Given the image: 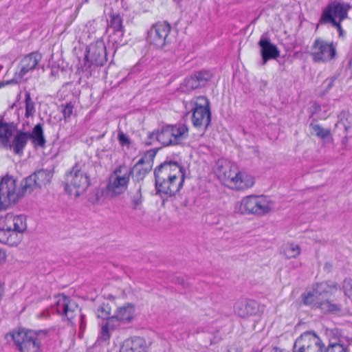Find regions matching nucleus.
Listing matches in <instances>:
<instances>
[{"label": "nucleus", "instance_id": "nucleus-1", "mask_svg": "<svg viewBox=\"0 0 352 352\" xmlns=\"http://www.w3.org/2000/svg\"><path fill=\"white\" fill-rule=\"evenodd\" d=\"M26 230L25 216L7 213L0 218V242L10 246L17 245Z\"/></svg>", "mask_w": 352, "mask_h": 352}, {"label": "nucleus", "instance_id": "nucleus-2", "mask_svg": "<svg viewBox=\"0 0 352 352\" xmlns=\"http://www.w3.org/2000/svg\"><path fill=\"white\" fill-rule=\"evenodd\" d=\"M336 289V285L330 281L317 283L314 290L305 297L304 302L324 313H336L340 311V307L329 300V295Z\"/></svg>", "mask_w": 352, "mask_h": 352}, {"label": "nucleus", "instance_id": "nucleus-3", "mask_svg": "<svg viewBox=\"0 0 352 352\" xmlns=\"http://www.w3.org/2000/svg\"><path fill=\"white\" fill-rule=\"evenodd\" d=\"M89 164L76 163L65 175V188L70 195L77 197L83 194L90 184Z\"/></svg>", "mask_w": 352, "mask_h": 352}, {"label": "nucleus", "instance_id": "nucleus-4", "mask_svg": "<svg viewBox=\"0 0 352 352\" xmlns=\"http://www.w3.org/2000/svg\"><path fill=\"white\" fill-rule=\"evenodd\" d=\"M274 201L265 195H250L242 199L239 206L241 214L263 217L274 208Z\"/></svg>", "mask_w": 352, "mask_h": 352}, {"label": "nucleus", "instance_id": "nucleus-5", "mask_svg": "<svg viewBox=\"0 0 352 352\" xmlns=\"http://www.w3.org/2000/svg\"><path fill=\"white\" fill-rule=\"evenodd\" d=\"M188 129L185 124L168 125L157 133L149 134L150 139H156L162 145L168 146L178 145L188 136Z\"/></svg>", "mask_w": 352, "mask_h": 352}, {"label": "nucleus", "instance_id": "nucleus-6", "mask_svg": "<svg viewBox=\"0 0 352 352\" xmlns=\"http://www.w3.org/2000/svg\"><path fill=\"white\" fill-rule=\"evenodd\" d=\"M133 170L122 164L118 166L109 178L107 190L112 197H117L125 192L128 188Z\"/></svg>", "mask_w": 352, "mask_h": 352}, {"label": "nucleus", "instance_id": "nucleus-7", "mask_svg": "<svg viewBox=\"0 0 352 352\" xmlns=\"http://www.w3.org/2000/svg\"><path fill=\"white\" fill-rule=\"evenodd\" d=\"M8 340H12L20 352H40L41 342L37 335L30 330L19 329L6 335Z\"/></svg>", "mask_w": 352, "mask_h": 352}, {"label": "nucleus", "instance_id": "nucleus-8", "mask_svg": "<svg viewBox=\"0 0 352 352\" xmlns=\"http://www.w3.org/2000/svg\"><path fill=\"white\" fill-rule=\"evenodd\" d=\"M21 199V192L13 177L5 176L0 181V209L7 210Z\"/></svg>", "mask_w": 352, "mask_h": 352}, {"label": "nucleus", "instance_id": "nucleus-9", "mask_svg": "<svg viewBox=\"0 0 352 352\" xmlns=\"http://www.w3.org/2000/svg\"><path fill=\"white\" fill-rule=\"evenodd\" d=\"M193 105L192 123L195 127L204 132L211 121L210 102L207 98L200 96L191 100Z\"/></svg>", "mask_w": 352, "mask_h": 352}, {"label": "nucleus", "instance_id": "nucleus-10", "mask_svg": "<svg viewBox=\"0 0 352 352\" xmlns=\"http://www.w3.org/2000/svg\"><path fill=\"white\" fill-rule=\"evenodd\" d=\"M351 6L349 3L334 1L327 5L322 10L319 23L322 25L333 23L336 21H343L348 17V12Z\"/></svg>", "mask_w": 352, "mask_h": 352}, {"label": "nucleus", "instance_id": "nucleus-11", "mask_svg": "<svg viewBox=\"0 0 352 352\" xmlns=\"http://www.w3.org/2000/svg\"><path fill=\"white\" fill-rule=\"evenodd\" d=\"M324 344L314 331H305L296 340L293 352H324Z\"/></svg>", "mask_w": 352, "mask_h": 352}, {"label": "nucleus", "instance_id": "nucleus-12", "mask_svg": "<svg viewBox=\"0 0 352 352\" xmlns=\"http://www.w3.org/2000/svg\"><path fill=\"white\" fill-rule=\"evenodd\" d=\"M170 32V25L169 23L158 22L152 25L148 32V41L158 48H163L170 43L168 38Z\"/></svg>", "mask_w": 352, "mask_h": 352}, {"label": "nucleus", "instance_id": "nucleus-13", "mask_svg": "<svg viewBox=\"0 0 352 352\" xmlns=\"http://www.w3.org/2000/svg\"><path fill=\"white\" fill-rule=\"evenodd\" d=\"M336 50L333 43L325 41L321 38L314 41L311 55L313 60L316 63L327 62L336 56Z\"/></svg>", "mask_w": 352, "mask_h": 352}, {"label": "nucleus", "instance_id": "nucleus-14", "mask_svg": "<svg viewBox=\"0 0 352 352\" xmlns=\"http://www.w3.org/2000/svg\"><path fill=\"white\" fill-rule=\"evenodd\" d=\"M155 181L185 178V169L176 162H165L155 170Z\"/></svg>", "mask_w": 352, "mask_h": 352}, {"label": "nucleus", "instance_id": "nucleus-15", "mask_svg": "<svg viewBox=\"0 0 352 352\" xmlns=\"http://www.w3.org/2000/svg\"><path fill=\"white\" fill-rule=\"evenodd\" d=\"M42 56L38 52H32L25 56L21 60L19 66V70L16 72L14 78L11 81H8L5 85H8L12 82H18L22 79H27L29 72H32L41 60Z\"/></svg>", "mask_w": 352, "mask_h": 352}, {"label": "nucleus", "instance_id": "nucleus-16", "mask_svg": "<svg viewBox=\"0 0 352 352\" xmlns=\"http://www.w3.org/2000/svg\"><path fill=\"white\" fill-rule=\"evenodd\" d=\"M263 310L264 305H260L254 300H238L234 305V313L243 318L260 315Z\"/></svg>", "mask_w": 352, "mask_h": 352}, {"label": "nucleus", "instance_id": "nucleus-17", "mask_svg": "<svg viewBox=\"0 0 352 352\" xmlns=\"http://www.w3.org/2000/svg\"><path fill=\"white\" fill-rule=\"evenodd\" d=\"M223 182L230 188L244 190L251 188L254 184V179L250 175H243L235 164V170L232 169L229 179H226Z\"/></svg>", "mask_w": 352, "mask_h": 352}, {"label": "nucleus", "instance_id": "nucleus-18", "mask_svg": "<svg viewBox=\"0 0 352 352\" xmlns=\"http://www.w3.org/2000/svg\"><path fill=\"white\" fill-rule=\"evenodd\" d=\"M54 309L59 315L65 316L70 322L80 313L78 305L64 295L58 297Z\"/></svg>", "mask_w": 352, "mask_h": 352}, {"label": "nucleus", "instance_id": "nucleus-19", "mask_svg": "<svg viewBox=\"0 0 352 352\" xmlns=\"http://www.w3.org/2000/svg\"><path fill=\"white\" fill-rule=\"evenodd\" d=\"M184 178L168 179L164 181H155V186L157 193L164 198L167 199L175 196L182 188Z\"/></svg>", "mask_w": 352, "mask_h": 352}, {"label": "nucleus", "instance_id": "nucleus-20", "mask_svg": "<svg viewBox=\"0 0 352 352\" xmlns=\"http://www.w3.org/2000/svg\"><path fill=\"white\" fill-rule=\"evenodd\" d=\"M87 60L96 65H103L107 61L106 47L102 40H98L89 45L87 54L85 55Z\"/></svg>", "mask_w": 352, "mask_h": 352}, {"label": "nucleus", "instance_id": "nucleus-21", "mask_svg": "<svg viewBox=\"0 0 352 352\" xmlns=\"http://www.w3.org/2000/svg\"><path fill=\"white\" fill-rule=\"evenodd\" d=\"M108 31L110 32V38L117 45H122V36L124 30L122 25V19L120 14H111L108 24Z\"/></svg>", "mask_w": 352, "mask_h": 352}, {"label": "nucleus", "instance_id": "nucleus-22", "mask_svg": "<svg viewBox=\"0 0 352 352\" xmlns=\"http://www.w3.org/2000/svg\"><path fill=\"white\" fill-rule=\"evenodd\" d=\"M258 44L261 48L263 65H265L269 60L276 59L280 56V51L277 46L273 44L265 35L261 36Z\"/></svg>", "mask_w": 352, "mask_h": 352}, {"label": "nucleus", "instance_id": "nucleus-23", "mask_svg": "<svg viewBox=\"0 0 352 352\" xmlns=\"http://www.w3.org/2000/svg\"><path fill=\"white\" fill-rule=\"evenodd\" d=\"M28 141V132L19 130L9 141V144H7L4 147L12 151L16 155H22Z\"/></svg>", "mask_w": 352, "mask_h": 352}, {"label": "nucleus", "instance_id": "nucleus-24", "mask_svg": "<svg viewBox=\"0 0 352 352\" xmlns=\"http://www.w3.org/2000/svg\"><path fill=\"white\" fill-rule=\"evenodd\" d=\"M17 124L13 122H8L0 118V142L5 146L9 144V141L18 132Z\"/></svg>", "mask_w": 352, "mask_h": 352}, {"label": "nucleus", "instance_id": "nucleus-25", "mask_svg": "<svg viewBox=\"0 0 352 352\" xmlns=\"http://www.w3.org/2000/svg\"><path fill=\"white\" fill-rule=\"evenodd\" d=\"M119 352H147L145 340L140 337H132L125 340Z\"/></svg>", "mask_w": 352, "mask_h": 352}, {"label": "nucleus", "instance_id": "nucleus-26", "mask_svg": "<svg viewBox=\"0 0 352 352\" xmlns=\"http://www.w3.org/2000/svg\"><path fill=\"white\" fill-rule=\"evenodd\" d=\"M134 311L135 309L133 305L129 303L118 308L115 315L111 318L112 319H115V322L116 324H119L120 326L121 324H124L131 321L133 318Z\"/></svg>", "mask_w": 352, "mask_h": 352}, {"label": "nucleus", "instance_id": "nucleus-27", "mask_svg": "<svg viewBox=\"0 0 352 352\" xmlns=\"http://www.w3.org/2000/svg\"><path fill=\"white\" fill-rule=\"evenodd\" d=\"M29 140H31L35 148H44L46 140L44 135L43 125L38 123L34 126L31 133L28 132Z\"/></svg>", "mask_w": 352, "mask_h": 352}, {"label": "nucleus", "instance_id": "nucleus-28", "mask_svg": "<svg viewBox=\"0 0 352 352\" xmlns=\"http://www.w3.org/2000/svg\"><path fill=\"white\" fill-rule=\"evenodd\" d=\"M131 170L135 180L140 182L151 171V166L149 162H145L144 157H141Z\"/></svg>", "mask_w": 352, "mask_h": 352}, {"label": "nucleus", "instance_id": "nucleus-29", "mask_svg": "<svg viewBox=\"0 0 352 352\" xmlns=\"http://www.w3.org/2000/svg\"><path fill=\"white\" fill-rule=\"evenodd\" d=\"M217 166L216 174L223 182L229 179L232 169L235 170V164L225 160H219Z\"/></svg>", "mask_w": 352, "mask_h": 352}, {"label": "nucleus", "instance_id": "nucleus-30", "mask_svg": "<svg viewBox=\"0 0 352 352\" xmlns=\"http://www.w3.org/2000/svg\"><path fill=\"white\" fill-rule=\"evenodd\" d=\"M36 182L38 188L50 184L54 175V171L51 169H40L32 174Z\"/></svg>", "mask_w": 352, "mask_h": 352}, {"label": "nucleus", "instance_id": "nucleus-31", "mask_svg": "<svg viewBox=\"0 0 352 352\" xmlns=\"http://www.w3.org/2000/svg\"><path fill=\"white\" fill-rule=\"evenodd\" d=\"M129 206L133 210H140L143 206V197L141 186H139L134 192L129 193Z\"/></svg>", "mask_w": 352, "mask_h": 352}, {"label": "nucleus", "instance_id": "nucleus-32", "mask_svg": "<svg viewBox=\"0 0 352 352\" xmlns=\"http://www.w3.org/2000/svg\"><path fill=\"white\" fill-rule=\"evenodd\" d=\"M19 192H21V197L26 194L31 193L35 188H38L36 182L32 174L25 178L21 183Z\"/></svg>", "mask_w": 352, "mask_h": 352}, {"label": "nucleus", "instance_id": "nucleus-33", "mask_svg": "<svg viewBox=\"0 0 352 352\" xmlns=\"http://www.w3.org/2000/svg\"><path fill=\"white\" fill-rule=\"evenodd\" d=\"M115 322V319L110 318L105 324L102 326L100 338L102 340H108L111 337V332L119 327V324H116Z\"/></svg>", "mask_w": 352, "mask_h": 352}, {"label": "nucleus", "instance_id": "nucleus-34", "mask_svg": "<svg viewBox=\"0 0 352 352\" xmlns=\"http://www.w3.org/2000/svg\"><path fill=\"white\" fill-rule=\"evenodd\" d=\"M283 253L288 258H296L300 254V248L297 244L288 243L284 245Z\"/></svg>", "mask_w": 352, "mask_h": 352}, {"label": "nucleus", "instance_id": "nucleus-35", "mask_svg": "<svg viewBox=\"0 0 352 352\" xmlns=\"http://www.w3.org/2000/svg\"><path fill=\"white\" fill-rule=\"evenodd\" d=\"M310 127L311 128V133L318 138L324 139L328 138L331 134L329 129H324L320 124L311 123Z\"/></svg>", "mask_w": 352, "mask_h": 352}, {"label": "nucleus", "instance_id": "nucleus-36", "mask_svg": "<svg viewBox=\"0 0 352 352\" xmlns=\"http://www.w3.org/2000/svg\"><path fill=\"white\" fill-rule=\"evenodd\" d=\"M196 79L201 87H204L211 80L212 74L208 71H201L194 74Z\"/></svg>", "mask_w": 352, "mask_h": 352}, {"label": "nucleus", "instance_id": "nucleus-37", "mask_svg": "<svg viewBox=\"0 0 352 352\" xmlns=\"http://www.w3.org/2000/svg\"><path fill=\"white\" fill-rule=\"evenodd\" d=\"M111 312V307L109 302H103L100 305L96 311V314L98 318H101L103 319L110 318V314Z\"/></svg>", "mask_w": 352, "mask_h": 352}, {"label": "nucleus", "instance_id": "nucleus-38", "mask_svg": "<svg viewBox=\"0 0 352 352\" xmlns=\"http://www.w3.org/2000/svg\"><path fill=\"white\" fill-rule=\"evenodd\" d=\"M25 117L28 118L30 116H32L35 113V105L34 102L32 101L30 94L29 93H26L25 94Z\"/></svg>", "mask_w": 352, "mask_h": 352}, {"label": "nucleus", "instance_id": "nucleus-39", "mask_svg": "<svg viewBox=\"0 0 352 352\" xmlns=\"http://www.w3.org/2000/svg\"><path fill=\"white\" fill-rule=\"evenodd\" d=\"M324 352H349L347 348L340 343L329 344Z\"/></svg>", "mask_w": 352, "mask_h": 352}, {"label": "nucleus", "instance_id": "nucleus-40", "mask_svg": "<svg viewBox=\"0 0 352 352\" xmlns=\"http://www.w3.org/2000/svg\"><path fill=\"white\" fill-rule=\"evenodd\" d=\"M185 85L186 87L189 89H195L199 87H201L198 81L196 79H195L194 74L192 75L190 78L186 79Z\"/></svg>", "mask_w": 352, "mask_h": 352}, {"label": "nucleus", "instance_id": "nucleus-41", "mask_svg": "<svg viewBox=\"0 0 352 352\" xmlns=\"http://www.w3.org/2000/svg\"><path fill=\"white\" fill-rule=\"evenodd\" d=\"M343 290L344 294L348 296H352V279L346 278L343 282Z\"/></svg>", "mask_w": 352, "mask_h": 352}, {"label": "nucleus", "instance_id": "nucleus-42", "mask_svg": "<svg viewBox=\"0 0 352 352\" xmlns=\"http://www.w3.org/2000/svg\"><path fill=\"white\" fill-rule=\"evenodd\" d=\"M74 106L71 102L67 103L63 108L62 113L65 120L70 118L73 113Z\"/></svg>", "mask_w": 352, "mask_h": 352}, {"label": "nucleus", "instance_id": "nucleus-43", "mask_svg": "<svg viewBox=\"0 0 352 352\" xmlns=\"http://www.w3.org/2000/svg\"><path fill=\"white\" fill-rule=\"evenodd\" d=\"M337 82V77L333 76L327 78L324 82L323 86L324 87L325 91H329Z\"/></svg>", "mask_w": 352, "mask_h": 352}, {"label": "nucleus", "instance_id": "nucleus-44", "mask_svg": "<svg viewBox=\"0 0 352 352\" xmlns=\"http://www.w3.org/2000/svg\"><path fill=\"white\" fill-rule=\"evenodd\" d=\"M118 138L121 145L129 144V138L122 131L119 132Z\"/></svg>", "mask_w": 352, "mask_h": 352}, {"label": "nucleus", "instance_id": "nucleus-45", "mask_svg": "<svg viewBox=\"0 0 352 352\" xmlns=\"http://www.w3.org/2000/svg\"><path fill=\"white\" fill-rule=\"evenodd\" d=\"M341 22L342 21H336V23L337 25H335L333 23H329V24H331L332 26H333L334 28H336L338 31L340 33V34L342 33V27H341Z\"/></svg>", "mask_w": 352, "mask_h": 352}, {"label": "nucleus", "instance_id": "nucleus-46", "mask_svg": "<svg viewBox=\"0 0 352 352\" xmlns=\"http://www.w3.org/2000/svg\"><path fill=\"white\" fill-rule=\"evenodd\" d=\"M50 311L47 309V310H44L42 313H41L38 315V317L41 318H47L50 316Z\"/></svg>", "mask_w": 352, "mask_h": 352}, {"label": "nucleus", "instance_id": "nucleus-47", "mask_svg": "<svg viewBox=\"0 0 352 352\" xmlns=\"http://www.w3.org/2000/svg\"><path fill=\"white\" fill-rule=\"evenodd\" d=\"M6 257V252L1 250H0V263L5 261Z\"/></svg>", "mask_w": 352, "mask_h": 352}, {"label": "nucleus", "instance_id": "nucleus-48", "mask_svg": "<svg viewBox=\"0 0 352 352\" xmlns=\"http://www.w3.org/2000/svg\"><path fill=\"white\" fill-rule=\"evenodd\" d=\"M272 352H289V351L287 350H285V349H278V348L275 347Z\"/></svg>", "mask_w": 352, "mask_h": 352}, {"label": "nucleus", "instance_id": "nucleus-49", "mask_svg": "<svg viewBox=\"0 0 352 352\" xmlns=\"http://www.w3.org/2000/svg\"><path fill=\"white\" fill-rule=\"evenodd\" d=\"M227 352H241V349L237 347H234L229 349Z\"/></svg>", "mask_w": 352, "mask_h": 352}, {"label": "nucleus", "instance_id": "nucleus-50", "mask_svg": "<svg viewBox=\"0 0 352 352\" xmlns=\"http://www.w3.org/2000/svg\"><path fill=\"white\" fill-rule=\"evenodd\" d=\"M95 24L97 25L96 21H93L89 23V26L91 27V26L94 25Z\"/></svg>", "mask_w": 352, "mask_h": 352}, {"label": "nucleus", "instance_id": "nucleus-51", "mask_svg": "<svg viewBox=\"0 0 352 352\" xmlns=\"http://www.w3.org/2000/svg\"><path fill=\"white\" fill-rule=\"evenodd\" d=\"M346 141H347V138H346V137H345V138L342 140V143H343V144H345V143L346 142Z\"/></svg>", "mask_w": 352, "mask_h": 352}, {"label": "nucleus", "instance_id": "nucleus-52", "mask_svg": "<svg viewBox=\"0 0 352 352\" xmlns=\"http://www.w3.org/2000/svg\"><path fill=\"white\" fill-rule=\"evenodd\" d=\"M5 85L4 82H0V88L3 87Z\"/></svg>", "mask_w": 352, "mask_h": 352}, {"label": "nucleus", "instance_id": "nucleus-53", "mask_svg": "<svg viewBox=\"0 0 352 352\" xmlns=\"http://www.w3.org/2000/svg\"><path fill=\"white\" fill-rule=\"evenodd\" d=\"M349 65H350V67L352 69V58H351Z\"/></svg>", "mask_w": 352, "mask_h": 352}, {"label": "nucleus", "instance_id": "nucleus-54", "mask_svg": "<svg viewBox=\"0 0 352 352\" xmlns=\"http://www.w3.org/2000/svg\"><path fill=\"white\" fill-rule=\"evenodd\" d=\"M122 1H124V0H122Z\"/></svg>", "mask_w": 352, "mask_h": 352}]
</instances>
